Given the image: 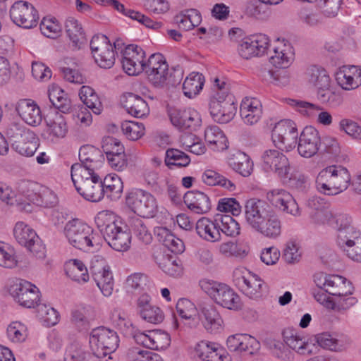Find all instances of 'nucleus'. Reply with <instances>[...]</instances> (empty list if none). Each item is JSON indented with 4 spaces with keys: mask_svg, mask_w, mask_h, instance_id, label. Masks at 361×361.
<instances>
[{
    "mask_svg": "<svg viewBox=\"0 0 361 361\" xmlns=\"http://www.w3.org/2000/svg\"><path fill=\"white\" fill-rule=\"evenodd\" d=\"M216 221L219 224L220 233L231 237L240 233V225L231 215L218 214L216 215Z\"/></svg>",
    "mask_w": 361,
    "mask_h": 361,
    "instance_id": "obj_47",
    "label": "nucleus"
},
{
    "mask_svg": "<svg viewBox=\"0 0 361 361\" xmlns=\"http://www.w3.org/2000/svg\"><path fill=\"white\" fill-rule=\"evenodd\" d=\"M169 66H163L160 68H157L152 70L144 71L147 80L155 88L162 89L166 86L168 79Z\"/></svg>",
    "mask_w": 361,
    "mask_h": 361,
    "instance_id": "obj_50",
    "label": "nucleus"
},
{
    "mask_svg": "<svg viewBox=\"0 0 361 361\" xmlns=\"http://www.w3.org/2000/svg\"><path fill=\"white\" fill-rule=\"evenodd\" d=\"M91 273L94 281L102 293L109 297L114 290L113 274L106 260L99 255L94 256L91 261Z\"/></svg>",
    "mask_w": 361,
    "mask_h": 361,
    "instance_id": "obj_11",
    "label": "nucleus"
},
{
    "mask_svg": "<svg viewBox=\"0 0 361 361\" xmlns=\"http://www.w3.org/2000/svg\"><path fill=\"white\" fill-rule=\"evenodd\" d=\"M95 223L112 249L125 252L130 247L132 235L128 225L116 219L113 213L108 211L99 212L95 217Z\"/></svg>",
    "mask_w": 361,
    "mask_h": 361,
    "instance_id": "obj_1",
    "label": "nucleus"
},
{
    "mask_svg": "<svg viewBox=\"0 0 361 361\" xmlns=\"http://www.w3.org/2000/svg\"><path fill=\"white\" fill-rule=\"evenodd\" d=\"M298 133L295 123L291 120H282L272 130L271 138L276 147L289 151L296 147Z\"/></svg>",
    "mask_w": 361,
    "mask_h": 361,
    "instance_id": "obj_10",
    "label": "nucleus"
},
{
    "mask_svg": "<svg viewBox=\"0 0 361 361\" xmlns=\"http://www.w3.org/2000/svg\"><path fill=\"white\" fill-rule=\"evenodd\" d=\"M39 27L42 33L49 38L56 37L61 31V26L55 18H44Z\"/></svg>",
    "mask_w": 361,
    "mask_h": 361,
    "instance_id": "obj_64",
    "label": "nucleus"
},
{
    "mask_svg": "<svg viewBox=\"0 0 361 361\" xmlns=\"http://www.w3.org/2000/svg\"><path fill=\"white\" fill-rule=\"evenodd\" d=\"M282 223L279 216L272 210L259 226L255 229L264 237L276 239L281 235Z\"/></svg>",
    "mask_w": 361,
    "mask_h": 361,
    "instance_id": "obj_31",
    "label": "nucleus"
},
{
    "mask_svg": "<svg viewBox=\"0 0 361 361\" xmlns=\"http://www.w3.org/2000/svg\"><path fill=\"white\" fill-rule=\"evenodd\" d=\"M204 78L202 74L197 72L191 73L184 80L183 90L184 94L192 98L202 89Z\"/></svg>",
    "mask_w": 361,
    "mask_h": 361,
    "instance_id": "obj_43",
    "label": "nucleus"
},
{
    "mask_svg": "<svg viewBox=\"0 0 361 361\" xmlns=\"http://www.w3.org/2000/svg\"><path fill=\"white\" fill-rule=\"evenodd\" d=\"M350 181L347 169L332 165L322 169L317 176L316 186L319 192L326 195H336L345 191Z\"/></svg>",
    "mask_w": 361,
    "mask_h": 361,
    "instance_id": "obj_3",
    "label": "nucleus"
},
{
    "mask_svg": "<svg viewBox=\"0 0 361 361\" xmlns=\"http://www.w3.org/2000/svg\"><path fill=\"white\" fill-rule=\"evenodd\" d=\"M190 163V159L185 152L177 149H169L166 152L165 164L170 169L173 166L185 167Z\"/></svg>",
    "mask_w": 361,
    "mask_h": 361,
    "instance_id": "obj_48",
    "label": "nucleus"
},
{
    "mask_svg": "<svg viewBox=\"0 0 361 361\" xmlns=\"http://www.w3.org/2000/svg\"><path fill=\"white\" fill-rule=\"evenodd\" d=\"M316 341L322 348L333 351H341L345 348L343 341L334 338L326 332L317 334L316 336Z\"/></svg>",
    "mask_w": 361,
    "mask_h": 361,
    "instance_id": "obj_53",
    "label": "nucleus"
},
{
    "mask_svg": "<svg viewBox=\"0 0 361 361\" xmlns=\"http://www.w3.org/2000/svg\"><path fill=\"white\" fill-rule=\"evenodd\" d=\"M40 185V184L34 181L22 180L18 183V190L25 196L28 200L33 202Z\"/></svg>",
    "mask_w": 361,
    "mask_h": 361,
    "instance_id": "obj_63",
    "label": "nucleus"
},
{
    "mask_svg": "<svg viewBox=\"0 0 361 361\" xmlns=\"http://www.w3.org/2000/svg\"><path fill=\"white\" fill-rule=\"evenodd\" d=\"M102 186L104 188V195L111 200H116L121 197L123 185L121 179L117 175L107 176L102 180Z\"/></svg>",
    "mask_w": 361,
    "mask_h": 361,
    "instance_id": "obj_45",
    "label": "nucleus"
},
{
    "mask_svg": "<svg viewBox=\"0 0 361 361\" xmlns=\"http://www.w3.org/2000/svg\"><path fill=\"white\" fill-rule=\"evenodd\" d=\"M284 341L288 348L297 351L300 354H305L307 350L308 344L305 338H301L293 331L283 333Z\"/></svg>",
    "mask_w": 361,
    "mask_h": 361,
    "instance_id": "obj_56",
    "label": "nucleus"
},
{
    "mask_svg": "<svg viewBox=\"0 0 361 361\" xmlns=\"http://www.w3.org/2000/svg\"><path fill=\"white\" fill-rule=\"evenodd\" d=\"M49 99L54 106L62 114H68L71 110V102L65 92L59 87H54L49 90Z\"/></svg>",
    "mask_w": 361,
    "mask_h": 361,
    "instance_id": "obj_41",
    "label": "nucleus"
},
{
    "mask_svg": "<svg viewBox=\"0 0 361 361\" xmlns=\"http://www.w3.org/2000/svg\"><path fill=\"white\" fill-rule=\"evenodd\" d=\"M17 265L13 249L8 244L0 241V266L12 269Z\"/></svg>",
    "mask_w": 361,
    "mask_h": 361,
    "instance_id": "obj_60",
    "label": "nucleus"
},
{
    "mask_svg": "<svg viewBox=\"0 0 361 361\" xmlns=\"http://www.w3.org/2000/svg\"><path fill=\"white\" fill-rule=\"evenodd\" d=\"M145 51L139 46L129 44L123 54L121 63L123 71L129 75H137L143 72Z\"/></svg>",
    "mask_w": 361,
    "mask_h": 361,
    "instance_id": "obj_17",
    "label": "nucleus"
},
{
    "mask_svg": "<svg viewBox=\"0 0 361 361\" xmlns=\"http://www.w3.org/2000/svg\"><path fill=\"white\" fill-rule=\"evenodd\" d=\"M112 324L125 336L130 337L135 332V327L132 322L126 317L123 313L115 311L112 314Z\"/></svg>",
    "mask_w": 361,
    "mask_h": 361,
    "instance_id": "obj_52",
    "label": "nucleus"
},
{
    "mask_svg": "<svg viewBox=\"0 0 361 361\" xmlns=\"http://www.w3.org/2000/svg\"><path fill=\"white\" fill-rule=\"evenodd\" d=\"M202 290L217 305L231 310L241 309L239 295L227 284L213 280L203 279L200 281Z\"/></svg>",
    "mask_w": 361,
    "mask_h": 361,
    "instance_id": "obj_5",
    "label": "nucleus"
},
{
    "mask_svg": "<svg viewBox=\"0 0 361 361\" xmlns=\"http://www.w3.org/2000/svg\"><path fill=\"white\" fill-rule=\"evenodd\" d=\"M205 141L215 151L228 148V140L222 130L216 126H209L204 131Z\"/></svg>",
    "mask_w": 361,
    "mask_h": 361,
    "instance_id": "obj_38",
    "label": "nucleus"
},
{
    "mask_svg": "<svg viewBox=\"0 0 361 361\" xmlns=\"http://www.w3.org/2000/svg\"><path fill=\"white\" fill-rule=\"evenodd\" d=\"M233 281L235 285L248 298L256 299L261 296L262 280L246 269H235L233 271Z\"/></svg>",
    "mask_w": 361,
    "mask_h": 361,
    "instance_id": "obj_12",
    "label": "nucleus"
},
{
    "mask_svg": "<svg viewBox=\"0 0 361 361\" xmlns=\"http://www.w3.org/2000/svg\"><path fill=\"white\" fill-rule=\"evenodd\" d=\"M71 178L76 190L85 200L97 202L104 198L102 180L94 171H88L78 164H73Z\"/></svg>",
    "mask_w": 361,
    "mask_h": 361,
    "instance_id": "obj_2",
    "label": "nucleus"
},
{
    "mask_svg": "<svg viewBox=\"0 0 361 361\" xmlns=\"http://www.w3.org/2000/svg\"><path fill=\"white\" fill-rule=\"evenodd\" d=\"M13 235L17 242L24 247L38 236L33 229L21 221L16 224Z\"/></svg>",
    "mask_w": 361,
    "mask_h": 361,
    "instance_id": "obj_49",
    "label": "nucleus"
},
{
    "mask_svg": "<svg viewBox=\"0 0 361 361\" xmlns=\"http://www.w3.org/2000/svg\"><path fill=\"white\" fill-rule=\"evenodd\" d=\"M151 349L163 350L170 345V336L164 331L160 330L151 331Z\"/></svg>",
    "mask_w": 361,
    "mask_h": 361,
    "instance_id": "obj_62",
    "label": "nucleus"
},
{
    "mask_svg": "<svg viewBox=\"0 0 361 361\" xmlns=\"http://www.w3.org/2000/svg\"><path fill=\"white\" fill-rule=\"evenodd\" d=\"M288 104L292 106H295L302 114L308 117H313L317 115V121L319 123L324 126H329L332 123V116L328 111H320L322 107L314 104L305 101H299L289 99Z\"/></svg>",
    "mask_w": 361,
    "mask_h": 361,
    "instance_id": "obj_27",
    "label": "nucleus"
},
{
    "mask_svg": "<svg viewBox=\"0 0 361 361\" xmlns=\"http://www.w3.org/2000/svg\"><path fill=\"white\" fill-rule=\"evenodd\" d=\"M32 203L40 207H53L57 204L58 198L51 190L41 185Z\"/></svg>",
    "mask_w": 361,
    "mask_h": 361,
    "instance_id": "obj_51",
    "label": "nucleus"
},
{
    "mask_svg": "<svg viewBox=\"0 0 361 361\" xmlns=\"http://www.w3.org/2000/svg\"><path fill=\"white\" fill-rule=\"evenodd\" d=\"M9 290L15 300L27 308L34 307L39 300L38 288L27 281L16 282Z\"/></svg>",
    "mask_w": 361,
    "mask_h": 361,
    "instance_id": "obj_16",
    "label": "nucleus"
},
{
    "mask_svg": "<svg viewBox=\"0 0 361 361\" xmlns=\"http://www.w3.org/2000/svg\"><path fill=\"white\" fill-rule=\"evenodd\" d=\"M296 146L301 157H312L317 154L322 147L319 131L312 126H306L300 133Z\"/></svg>",
    "mask_w": 361,
    "mask_h": 361,
    "instance_id": "obj_14",
    "label": "nucleus"
},
{
    "mask_svg": "<svg viewBox=\"0 0 361 361\" xmlns=\"http://www.w3.org/2000/svg\"><path fill=\"white\" fill-rule=\"evenodd\" d=\"M336 79L342 89L345 90H354L361 85V78L359 80L355 79V75L348 74L345 70L338 72Z\"/></svg>",
    "mask_w": 361,
    "mask_h": 361,
    "instance_id": "obj_61",
    "label": "nucleus"
},
{
    "mask_svg": "<svg viewBox=\"0 0 361 361\" xmlns=\"http://www.w3.org/2000/svg\"><path fill=\"white\" fill-rule=\"evenodd\" d=\"M155 235L163 245L173 253H182L185 250L183 240L173 235L165 227H158L154 231Z\"/></svg>",
    "mask_w": 361,
    "mask_h": 361,
    "instance_id": "obj_34",
    "label": "nucleus"
},
{
    "mask_svg": "<svg viewBox=\"0 0 361 361\" xmlns=\"http://www.w3.org/2000/svg\"><path fill=\"white\" fill-rule=\"evenodd\" d=\"M262 159L265 167L274 171L281 178L288 177L290 164L288 158L276 149H267Z\"/></svg>",
    "mask_w": 361,
    "mask_h": 361,
    "instance_id": "obj_21",
    "label": "nucleus"
},
{
    "mask_svg": "<svg viewBox=\"0 0 361 361\" xmlns=\"http://www.w3.org/2000/svg\"><path fill=\"white\" fill-rule=\"evenodd\" d=\"M267 199L276 208L281 211L298 216L300 210L291 194L283 189H274L267 193Z\"/></svg>",
    "mask_w": 361,
    "mask_h": 361,
    "instance_id": "obj_18",
    "label": "nucleus"
},
{
    "mask_svg": "<svg viewBox=\"0 0 361 361\" xmlns=\"http://www.w3.org/2000/svg\"><path fill=\"white\" fill-rule=\"evenodd\" d=\"M90 343L94 355L102 358L115 352L118 347L119 338L114 330L99 326L91 331Z\"/></svg>",
    "mask_w": 361,
    "mask_h": 361,
    "instance_id": "obj_7",
    "label": "nucleus"
},
{
    "mask_svg": "<svg viewBox=\"0 0 361 361\" xmlns=\"http://www.w3.org/2000/svg\"><path fill=\"white\" fill-rule=\"evenodd\" d=\"M228 164L243 177H248L253 171V162L245 153L238 151L228 159Z\"/></svg>",
    "mask_w": 361,
    "mask_h": 361,
    "instance_id": "obj_35",
    "label": "nucleus"
},
{
    "mask_svg": "<svg viewBox=\"0 0 361 361\" xmlns=\"http://www.w3.org/2000/svg\"><path fill=\"white\" fill-rule=\"evenodd\" d=\"M126 202L135 214L143 218L152 217L157 208L154 197L140 189L130 192L126 198Z\"/></svg>",
    "mask_w": 361,
    "mask_h": 361,
    "instance_id": "obj_9",
    "label": "nucleus"
},
{
    "mask_svg": "<svg viewBox=\"0 0 361 361\" xmlns=\"http://www.w3.org/2000/svg\"><path fill=\"white\" fill-rule=\"evenodd\" d=\"M10 16L12 21L18 26L25 29L36 27L39 16L35 8L26 1L15 2L10 9Z\"/></svg>",
    "mask_w": 361,
    "mask_h": 361,
    "instance_id": "obj_13",
    "label": "nucleus"
},
{
    "mask_svg": "<svg viewBox=\"0 0 361 361\" xmlns=\"http://www.w3.org/2000/svg\"><path fill=\"white\" fill-rule=\"evenodd\" d=\"M121 129L131 140H137L145 134V127L142 123L126 121L122 123Z\"/></svg>",
    "mask_w": 361,
    "mask_h": 361,
    "instance_id": "obj_58",
    "label": "nucleus"
},
{
    "mask_svg": "<svg viewBox=\"0 0 361 361\" xmlns=\"http://www.w3.org/2000/svg\"><path fill=\"white\" fill-rule=\"evenodd\" d=\"M16 111L21 119L27 124L37 126L42 121V115L39 106L29 99H20L16 104Z\"/></svg>",
    "mask_w": 361,
    "mask_h": 361,
    "instance_id": "obj_23",
    "label": "nucleus"
},
{
    "mask_svg": "<svg viewBox=\"0 0 361 361\" xmlns=\"http://www.w3.org/2000/svg\"><path fill=\"white\" fill-rule=\"evenodd\" d=\"M140 317L147 322L157 324L162 322L164 315L161 310L151 304V298L147 294L142 295L137 301Z\"/></svg>",
    "mask_w": 361,
    "mask_h": 361,
    "instance_id": "obj_26",
    "label": "nucleus"
},
{
    "mask_svg": "<svg viewBox=\"0 0 361 361\" xmlns=\"http://www.w3.org/2000/svg\"><path fill=\"white\" fill-rule=\"evenodd\" d=\"M195 230L201 238L208 242L214 243L221 240L219 224L216 221V216L214 221L206 217L200 219L196 223Z\"/></svg>",
    "mask_w": 361,
    "mask_h": 361,
    "instance_id": "obj_29",
    "label": "nucleus"
},
{
    "mask_svg": "<svg viewBox=\"0 0 361 361\" xmlns=\"http://www.w3.org/2000/svg\"><path fill=\"white\" fill-rule=\"evenodd\" d=\"M267 345L272 350L274 355L283 361H293V353L288 348L286 344L276 339L267 341Z\"/></svg>",
    "mask_w": 361,
    "mask_h": 361,
    "instance_id": "obj_54",
    "label": "nucleus"
},
{
    "mask_svg": "<svg viewBox=\"0 0 361 361\" xmlns=\"http://www.w3.org/2000/svg\"><path fill=\"white\" fill-rule=\"evenodd\" d=\"M168 114L172 124L180 129L195 128L201 123L199 113L193 109L169 106Z\"/></svg>",
    "mask_w": 361,
    "mask_h": 361,
    "instance_id": "obj_19",
    "label": "nucleus"
},
{
    "mask_svg": "<svg viewBox=\"0 0 361 361\" xmlns=\"http://www.w3.org/2000/svg\"><path fill=\"white\" fill-rule=\"evenodd\" d=\"M44 121L49 135L58 138H63L66 136L68 126L62 114L54 110L44 117Z\"/></svg>",
    "mask_w": 361,
    "mask_h": 361,
    "instance_id": "obj_30",
    "label": "nucleus"
},
{
    "mask_svg": "<svg viewBox=\"0 0 361 361\" xmlns=\"http://www.w3.org/2000/svg\"><path fill=\"white\" fill-rule=\"evenodd\" d=\"M240 114L245 123L253 125L257 123L262 115L260 102L255 98H245L240 106Z\"/></svg>",
    "mask_w": 361,
    "mask_h": 361,
    "instance_id": "obj_32",
    "label": "nucleus"
},
{
    "mask_svg": "<svg viewBox=\"0 0 361 361\" xmlns=\"http://www.w3.org/2000/svg\"><path fill=\"white\" fill-rule=\"evenodd\" d=\"M214 83L219 92L209 101V112L214 121L227 123L233 118L237 107L233 96L228 93L226 83L219 78L214 80Z\"/></svg>",
    "mask_w": 361,
    "mask_h": 361,
    "instance_id": "obj_4",
    "label": "nucleus"
},
{
    "mask_svg": "<svg viewBox=\"0 0 361 361\" xmlns=\"http://www.w3.org/2000/svg\"><path fill=\"white\" fill-rule=\"evenodd\" d=\"M129 230L135 236L145 245L149 244L152 236L145 222L140 218L133 217L128 221Z\"/></svg>",
    "mask_w": 361,
    "mask_h": 361,
    "instance_id": "obj_42",
    "label": "nucleus"
},
{
    "mask_svg": "<svg viewBox=\"0 0 361 361\" xmlns=\"http://www.w3.org/2000/svg\"><path fill=\"white\" fill-rule=\"evenodd\" d=\"M184 203L192 212L198 214L208 213L212 209L209 196L199 190L188 191L183 196Z\"/></svg>",
    "mask_w": 361,
    "mask_h": 361,
    "instance_id": "obj_25",
    "label": "nucleus"
},
{
    "mask_svg": "<svg viewBox=\"0 0 361 361\" xmlns=\"http://www.w3.org/2000/svg\"><path fill=\"white\" fill-rule=\"evenodd\" d=\"M79 97L83 104L95 114H99L102 110V104L94 90L83 85L79 92Z\"/></svg>",
    "mask_w": 361,
    "mask_h": 361,
    "instance_id": "obj_44",
    "label": "nucleus"
},
{
    "mask_svg": "<svg viewBox=\"0 0 361 361\" xmlns=\"http://www.w3.org/2000/svg\"><path fill=\"white\" fill-rule=\"evenodd\" d=\"M64 233L69 243L75 248L90 250L93 247L92 228L78 219L66 223Z\"/></svg>",
    "mask_w": 361,
    "mask_h": 361,
    "instance_id": "obj_8",
    "label": "nucleus"
},
{
    "mask_svg": "<svg viewBox=\"0 0 361 361\" xmlns=\"http://www.w3.org/2000/svg\"><path fill=\"white\" fill-rule=\"evenodd\" d=\"M271 211L272 209L264 201L255 198L250 199L245 204L246 222L255 230Z\"/></svg>",
    "mask_w": 361,
    "mask_h": 361,
    "instance_id": "obj_20",
    "label": "nucleus"
},
{
    "mask_svg": "<svg viewBox=\"0 0 361 361\" xmlns=\"http://www.w3.org/2000/svg\"><path fill=\"white\" fill-rule=\"evenodd\" d=\"M230 351L247 352L250 355L255 354L260 348L259 342L247 334H236L230 336L226 341Z\"/></svg>",
    "mask_w": 361,
    "mask_h": 361,
    "instance_id": "obj_24",
    "label": "nucleus"
},
{
    "mask_svg": "<svg viewBox=\"0 0 361 361\" xmlns=\"http://www.w3.org/2000/svg\"><path fill=\"white\" fill-rule=\"evenodd\" d=\"M65 271L69 278L78 283H85L89 281L87 269L81 260L73 259L66 262Z\"/></svg>",
    "mask_w": 361,
    "mask_h": 361,
    "instance_id": "obj_37",
    "label": "nucleus"
},
{
    "mask_svg": "<svg viewBox=\"0 0 361 361\" xmlns=\"http://www.w3.org/2000/svg\"><path fill=\"white\" fill-rule=\"evenodd\" d=\"M65 29L72 46L80 49L85 41V32L81 25L73 18H69L66 21Z\"/></svg>",
    "mask_w": 361,
    "mask_h": 361,
    "instance_id": "obj_39",
    "label": "nucleus"
},
{
    "mask_svg": "<svg viewBox=\"0 0 361 361\" xmlns=\"http://www.w3.org/2000/svg\"><path fill=\"white\" fill-rule=\"evenodd\" d=\"M202 180L209 186L219 185L229 191L235 190V185L232 181L213 170H206L202 176Z\"/></svg>",
    "mask_w": 361,
    "mask_h": 361,
    "instance_id": "obj_46",
    "label": "nucleus"
},
{
    "mask_svg": "<svg viewBox=\"0 0 361 361\" xmlns=\"http://www.w3.org/2000/svg\"><path fill=\"white\" fill-rule=\"evenodd\" d=\"M121 102L126 111L136 118H143L149 113L147 103L140 96L134 93L124 94Z\"/></svg>",
    "mask_w": 361,
    "mask_h": 361,
    "instance_id": "obj_28",
    "label": "nucleus"
},
{
    "mask_svg": "<svg viewBox=\"0 0 361 361\" xmlns=\"http://www.w3.org/2000/svg\"><path fill=\"white\" fill-rule=\"evenodd\" d=\"M354 288L349 281L339 275H329L327 281L326 293L335 297V298L346 295H352Z\"/></svg>",
    "mask_w": 361,
    "mask_h": 361,
    "instance_id": "obj_33",
    "label": "nucleus"
},
{
    "mask_svg": "<svg viewBox=\"0 0 361 361\" xmlns=\"http://www.w3.org/2000/svg\"><path fill=\"white\" fill-rule=\"evenodd\" d=\"M317 98L322 103L334 107L340 106L343 102L341 94L331 90L330 87L317 90Z\"/></svg>",
    "mask_w": 361,
    "mask_h": 361,
    "instance_id": "obj_57",
    "label": "nucleus"
},
{
    "mask_svg": "<svg viewBox=\"0 0 361 361\" xmlns=\"http://www.w3.org/2000/svg\"><path fill=\"white\" fill-rule=\"evenodd\" d=\"M269 45V39L264 34H255L245 37L238 45L240 56L245 59L264 55Z\"/></svg>",
    "mask_w": 361,
    "mask_h": 361,
    "instance_id": "obj_15",
    "label": "nucleus"
},
{
    "mask_svg": "<svg viewBox=\"0 0 361 361\" xmlns=\"http://www.w3.org/2000/svg\"><path fill=\"white\" fill-rule=\"evenodd\" d=\"M197 316L202 325L207 332L216 333L222 326L223 319L216 307L212 304L200 305Z\"/></svg>",
    "mask_w": 361,
    "mask_h": 361,
    "instance_id": "obj_22",
    "label": "nucleus"
},
{
    "mask_svg": "<svg viewBox=\"0 0 361 361\" xmlns=\"http://www.w3.org/2000/svg\"><path fill=\"white\" fill-rule=\"evenodd\" d=\"M361 238V233L353 226L341 229L338 233L337 245L342 250Z\"/></svg>",
    "mask_w": 361,
    "mask_h": 361,
    "instance_id": "obj_55",
    "label": "nucleus"
},
{
    "mask_svg": "<svg viewBox=\"0 0 361 361\" xmlns=\"http://www.w3.org/2000/svg\"><path fill=\"white\" fill-rule=\"evenodd\" d=\"M310 84L322 90L330 87L331 80L327 71L322 66L312 65L308 67L306 71Z\"/></svg>",
    "mask_w": 361,
    "mask_h": 361,
    "instance_id": "obj_36",
    "label": "nucleus"
},
{
    "mask_svg": "<svg viewBox=\"0 0 361 361\" xmlns=\"http://www.w3.org/2000/svg\"><path fill=\"white\" fill-rule=\"evenodd\" d=\"M6 135L11 147L20 154L31 157L39 146V139L36 135L24 126L13 123L6 130Z\"/></svg>",
    "mask_w": 361,
    "mask_h": 361,
    "instance_id": "obj_6",
    "label": "nucleus"
},
{
    "mask_svg": "<svg viewBox=\"0 0 361 361\" xmlns=\"http://www.w3.org/2000/svg\"><path fill=\"white\" fill-rule=\"evenodd\" d=\"M96 155L103 159V155L100 154L98 149L92 145H85L80 147L79 150V159L81 163H76L80 166L87 169L88 171H94L97 167L99 160L96 159Z\"/></svg>",
    "mask_w": 361,
    "mask_h": 361,
    "instance_id": "obj_40",
    "label": "nucleus"
},
{
    "mask_svg": "<svg viewBox=\"0 0 361 361\" xmlns=\"http://www.w3.org/2000/svg\"><path fill=\"white\" fill-rule=\"evenodd\" d=\"M111 47L108 37L102 34L95 35L90 42V49L94 59L101 56L102 52L106 51Z\"/></svg>",
    "mask_w": 361,
    "mask_h": 361,
    "instance_id": "obj_59",
    "label": "nucleus"
}]
</instances>
